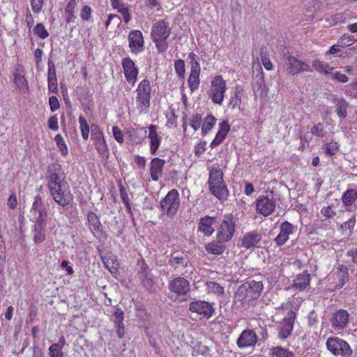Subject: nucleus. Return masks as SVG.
Segmentation results:
<instances>
[{
    "mask_svg": "<svg viewBox=\"0 0 357 357\" xmlns=\"http://www.w3.org/2000/svg\"><path fill=\"white\" fill-rule=\"evenodd\" d=\"M264 289L262 281L248 278L237 289L235 293L236 302L240 303L241 307L248 309L255 306Z\"/></svg>",
    "mask_w": 357,
    "mask_h": 357,
    "instance_id": "1",
    "label": "nucleus"
},
{
    "mask_svg": "<svg viewBox=\"0 0 357 357\" xmlns=\"http://www.w3.org/2000/svg\"><path fill=\"white\" fill-rule=\"evenodd\" d=\"M172 32L169 23L160 20L155 22L151 28V38L155 43L156 50L159 53H164L168 48L167 39Z\"/></svg>",
    "mask_w": 357,
    "mask_h": 357,
    "instance_id": "2",
    "label": "nucleus"
},
{
    "mask_svg": "<svg viewBox=\"0 0 357 357\" xmlns=\"http://www.w3.org/2000/svg\"><path fill=\"white\" fill-rule=\"evenodd\" d=\"M136 106L140 113L146 112L151 105V82L145 78L139 82L136 89Z\"/></svg>",
    "mask_w": 357,
    "mask_h": 357,
    "instance_id": "3",
    "label": "nucleus"
},
{
    "mask_svg": "<svg viewBox=\"0 0 357 357\" xmlns=\"http://www.w3.org/2000/svg\"><path fill=\"white\" fill-rule=\"evenodd\" d=\"M47 188L54 202L61 206H67L73 200V195L66 181L47 186Z\"/></svg>",
    "mask_w": 357,
    "mask_h": 357,
    "instance_id": "4",
    "label": "nucleus"
},
{
    "mask_svg": "<svg viewBox=\"0 0 357 357\" xmlns=\"http://www.w3.org/2000/svg\"><path fill=\"white\" fill-rule=\"evenodd\" d=\"M227 91V83L222 75H215L211 82L208 95L212 102L221 105Z\"/></svg>",
    "mask_w": 357,
    "mask_h": 357,
    "instance_id": "5",
    "label": "nucleus"
},
{
    "mask_svg": "<svg viewBox=\"0 0 357 357\" xmlns=\"http://www.w3.org/2000/svg\"><path fill=\"white\" fill-rule=\"evenodd\" d=\"M326 345L327 349L335 356L351 357L353 354L348 342L338 337L328 338Z\"/></svg>",
    "mask_w": 357,
    "mask_h": 357,
    "instance_id": "6",
    "label": "nucleus"
},
{
    "mask_svg": "<svg viewBox=\"0 0 357 357\" xmlns=\"http://www.w3.org/2000/svg\"><path fill=\"white\" fill-rule=\"evenodd\" d=\"M179 193L177 190L172 189L160 201L162 211L167 216L172 218L177 213L180 207Z\"/></svg>",
    "mask_w": 357,
    "mask_h": 357,
    "instance_id": "7",
    "label": "nucleus"
},
{
    "mask_svg": "<svg viewBox=\"0 0 357 357\" xmlns=\"http://www.w3.org/2000/svg\"><path fill=\"white\" fill-rule=\"evenodd\" d=\"M236 226L234 215L232 213L225 215L218 230L217 239H220L225 243L229 241L234 236Z\"/></svg>",
    "mask_w": 357,
    "mask_h": 357,
    "instance_id": "8",
    "label": "nucleus"
},
{
    "mask_svg": "<svg viewBox=\"0 0 357 357\" xmlns=\"http://www.w3.org/2000/svg\"><path fill=\"white\" fill-rule=\"evenodd\" d=\"M190 289L189 281L181 277L173 279L169 284V291L176 295V298L179 301L187 300L186 296L190 291Z\"/></svg>",
    "mask_w": 357,
    "mask_h": 357,
    "instance_id": "9",
    "label": "nucleus"
},
{
    "mask_svg": "<svg viewBox=\"0 0 357 357\" xmlns=\"http://www.w3.org/2000/svg\"><path fill=\"white\" fill-rule=\"evenodd\" d=\"M284 66L288 74L295 75L303 72H312L310 66L296 57L288 55L284 58Z\"/></svg>",
    "mask_w": 357,
    "mask_h": 357,
    "instance_id": "10",
    "label": "nucleus"
},
{
    "mask_svg": "<svg viewBox=\"0 0 357 357\" xmlns=\"http://www.w3.org/2000/svg\"><path fill=\"white\" fill-rule=\"evenodd\" d=\"M188 310L192 313H196L201 319H208L214 313L212 305L205 301H195L189 304Z\"/></svg>",
    "mask_w": 357,
    "mask_h": 357,
    "instance_id": "11",
    "label": "nucleus"
},
{
    "mask_svg": "<svg viewBox=\"0 0 357 357\" xmlns=\"http://www.w3.org/2000/svg\"><path fill=\"white\" fill-rule=\"evenodd\" d=\"M350 314L347 310L340 309L333 312L331 324L335 331H342L346 329L349 323Z\"/></svg>",
    "mask_w": 357,
    "mask_h": 357,
    "instance_id": "12",
    "label": "nucleus"
},
{
    "mask_svg": "<svg viewBox=\"0 0 357 357\" xmlns=\"http://www.w3.org/2000/svg\"><path fill=\"white\" fill-rule=\"evenodd\" d=\"M121 65L126 82L134 86L139 75V69L135 63L130 57H124L121 60Z\"/></svg>",
    "mask_w": 357,
    "mask_h": 357,
    "instance_id": "13",
    "label": "nucleus"
},
{
    "mask_svg": "<svg viewBox=\"0 0 357 357\" xmlns=\"http://www.w3.org/2000/svg\"><path fill=\"white\" fill-rule=\"evenodd\" d=\"M275 205V201L273 197L260 195L255 201L256 212L267 217L273 213Z\"/></svg>",
    "mask_w": 357,
    "mask_h": 357,
    "instance_id": "14",
    "label": "nucleus"
},
{
    "mask_svg": "<svg viewBox=\"0 0 357 357\" xmlns=\"http://www.w3.org/2000/svg\"><path fill=\"white\" fill-rule=\"evenodd\" d=\"M47 186L65 182L64 173L60 164L53 162L47 169Z\"/></svg>",
    "mask_w": 357,
    "mask_h": 357,
    "instance_id": "15",
    "label": "nucleus"
},
{
    "mask_svg": "<svg viewBox=\"0 0 357 357\" xmlns=\"http://www.w3.org/2000/svg\"><path fill=\"white\" fill-rule=\"evenodd\" d=\"M31 212L37 214L34 223L47 225L48 213L47 208L43 206V202L40 195L34 197Z\"/></svg>",
    "mask_w": 357,
    "mask_h": 357,
    "instance_id": "16",
    "label": "nucleus"
},
{
    "mask_svg": "<svg viewBox=\"0 0 357 357\" xmlns=\"http://www.w3.org/2000/svg\"><path fill=\"white\" fill-rule=\"evenodd\" d=\"M128 46L132 53L137 54L144 50V40L139 30H132L128 35Z\"/></svg>",
    "mask_w": 357,
    "mask_h": 357,
    "instance_id": "17",
    "label": "nucleus"
},
{
    "mask_svg": "<svg viewBox=\"0 0 357 357\" xmlns=\"http://www.w3.org/2000/svg\"><path fill=\"white\" fill-rule=\"evenodd\" d=\"M258 342V337L252 330L246 329L241 332L236 340V344L240 349L253 347Z\"/></svg>",
    "mask_w": 357,
    "mask_h": 357,
    "instance_id": "18",
    "label": "nucleus"
},
{
    "mask_svg": "<svg viewBox=\"0 0 357 357\" xmlns=\"http://www.w3.org/2000/svg\"><path fill=\"white\" fill-rule=\"evenodd\" d=\"M296 226L288 221L282 222L280 227V232L274 240L277 245H284L289 240L290 235L296 232Z\"/></svg>",
    "mask_w": 357,
    "mask_h": 357,
    "instance_id": "19",
    "label": "nucleus"
},
{
    "mask_svg": "<svg viewBox=\"0 0 357 357\" xmlns=\"http://www.w3.org/2000/svg\"><path fill=\"white\" fill-rule=\"evenodd\" d=\"M169 265L175 270L182 271L190 266L188 256L183 252H173L169 260Z\"/></svg>",
    "mask_w": 357,
    "mask_h": 357,
    "instance_id": "20",
    "label": "nucleus"
},
{
    "mask_svg": "<svg viewBox=\"0 0 357 357\" xmlns=\"http://www.w3.org/2000/svg\"><path fill=\"white\" fill-rule=\"evenodd\" d=\"M148 138L150 140V153L152 155H155L157 151L158 150L162 142V137L158 134V128L156 125L152 124L149 127Z\"/></svg>",
    "mask_w": 357,
    "mask_h": 357,
    "instance_id": "21",
    "label": "nucleus"
},
{
    "mask_svg": "<svg viewBox=\"0 0 357 357\" xmlns=\"http://www.w3.org/2000/svg\"><path fill=\"white\" fill-rule=\"evenodd\" d=\"M261 240L260 232L254 230L245 233L241 238V247L245 249H250L255 247Z\"/></svg>",
    "mask_w": 357,
    "mask_h": 357,
    "instance_id": "22",
    "label": "nucleus"
},
{
    "mask_svg": "<svg viewBox=\"0 0 357 357\" xmlns=\"http://www.w3.org/2000/svg\"><path fill=\"white\" fill-rule=\"evenodd\" d=\"M165 161L159 158H153L150 162V176L152 181H158L162 175Z\"/></svg>",
    "mask_w": 357,
    "mask_h": 357,
    "instance_id": "23",
    "label": "nucleus"
},
{
    "mask_svg": "<svg viewBox=\"0 0 357 357\" xmlns=\"http://www.w3.org/2000/svg\"><path fill=\"white\" fill-rule=\"evenodd\" d=\"M230 130V125L227 121H222L219 123V128L215 138L211 142L210 146L213 149L220 145L226 138Z\"/></svg>",
    "mask_w": 357,
    "mask_h": 357,
    "instance_id": "24",
    "label": "nucleus"
},
{
    "mask_svg": "<svg viewBox=\"0 0 357 357\" xmlns=\"http://www.w3.org/2000/svg\"><path fill=\"white\" fill-rule=\"evenodd\" d=\"M211 193L219 199H225L228 195V189L222 181L208 183Z\"/></svg>",
    "mask_w": 357,
    "mask_h": 357,
    "instance_id": "25",
    "label": "nucleus"
},
{
    "mask_svg": "<svg viewBox=\"0 0 357 357\" xmlns=\"http://www.w3.org/2000/svg\"><path fill=\"white\" fill-rule=\"evenodd\" d=\"M86 225L90 231L94 235L100 234L102 231V224L99 216L94 212L89 211L86 215Z\"/></svg>",
    "mask_w": 357,
    "mask_h": 357,
    "instance_id": "26",
    "label": "nucleus"
},
{
    "mask_svg": "<svg viewBox=\"0 0 357 357\" xmlns=\"http://www.w3.org/2000/svg\"><path fill=\"white\" fill-rule=\"evenodd\" d=\"M215 222V217L206 215L199 219L198 223V231L206 236H210L214 232L213 225Z\"/></svg>",
    "mask_w": 357,
    "mask_h": 357,
    "instance_id": "27",
    "label": "nucleus"
},
{
    "mask_svg": "<svg viewBox=\"0 0 357 357\" xmlns=\"http://www.w3.org/2000/svg\"><path fill=\"white\" fill-rule=\"evenodd\" d=\"M295 319L294 314L291 313V317H287L282 319V327L278 333L280 339L285 340L291 335Z\"/></svg>",
    "mask_w": 357,
    "mask_h": 357,
    "instance_id": "28",
    "label": "nucleus"
},
{
    "mask_svg": "<svg viewBox=\"0 0 357 357\" xmlns=\"http://www.w3.org/2000/svg\"><path fill=\"white\" fill-rule=\"evenodd\" d=\"M310 282V274L307 271H304L303 273L296 275L293 281L292 287L298 289L299 291L304 290L309 286Z\"/></svg>",
    "mask_w": 357,
    "mask_h": 357,
    "instance_id": "29",
    "label": "nucleus"
},
{
    "mask_svg": "<svg viewBox=\"0 0 357 357\" xmlns=\"http://www.w3.org/2000/svg\"><path fill=\"white\" fill-rule=\"evenodd\" d=\"M243 94V89L241 85H236L234 87L233 93L231 95L229 107L232 109H240L242 102V96Z\"/></svg>",
    "mask_w": 357,
    "mask_h": 357,
    "instance_id": "30",
    "label": "nucleus"
},
{
    "mask_svg": "<svg viewBox=\"0 0 357 357\" xmlns=\"http://www.w3.org/2000/svg\"><path fill=\"white\" fill-rule=\"evenodd\" d=\"M225 243V242H223V241L220 239H217V241H212L205 245L206 251L209 255H222L226 248Z\"/></svg>",
    "mask_w": 357,
    "mask_h": 357,
    "instance_id": "31",
    "label": "nucleus"
},
{
    "mask_svg": "<svg viewBox=\"0 0 357 357\" xmlns=\"http://www.w3.org/2000/svg\"><path fill=\"white\" fill-rule=\"evenodd\" d=\"M46 225L40 223H34L32 227L33 241L39 244L45 241L46 238Z\"/></svg>",
    "mask_w": 357,
    "mask_h": 357,
    "instance_id": "32",
    "label": "nucleus"
},
{
    "mask_svg": "<svg viewBox=\"0 0 357 357\" xmlns=\"http://www.w3.org/2000/svg\"><path fill=\"white\" fill-rule=\"evenodd\" d=\"M342 202L345 207H349L357 202V189L348 188L342 195Z\"/></svg>",
    "mask_w": 357,
    "mask_h": 357,
    "instance_id": "33",
    "label": "nucleus"
},
{
    "mask_svg": "<svg viewBox=\"0 0 357 357\" xmlns=\"http://www.w3.org/2000/svg\"><path fill=\"white\" fill-rule=\"evenodd\" d=\"M200 73L201 69H190L188 84L191 92H194L199 89L200 84Z\"/></svg>",
    "mask_w": 357,
    "mask_h": 357,
    "instance_id": "34",
    "label": "nucleus"
},
{
    "mask_svg": "<svg viewBox=\"0 0 357 357\" xmlns=\"http://www.w3.org/2000/svg\"><path fill=\"white\" fill-rule=\"evenodd\" d=\"M77 0H69L65 8L66 13V23L71 24L75 23L76 16L75 15V9L77 7Z\"/></svg>",
    "mask_w": 357,
    "mask_h": 357,
    "instance_id": "35",
    "label": "nucleus"
},
{
    "mask_svg": "<svg viewBox=\"0 0 357 357\" xmlns=\"http://www.w3.org/2000/svg\"><path fill=\"white\" fill-rule=\"evenodd\" d=\"M119 189L120 197H121V201L125 204V206H126L129 215L130 216H132L133 213L132 211L131 203L130 201L129 195H128L127 189L126 188V187L123 185V184L122 183V182L121 181L119 182Z\"/></svg>",
    "mask_w": 357,
    "mask_h": 357,
    "instance_id": "36",
    "label": "nucleus"
},
{
    "mask_svg": "<svg viewBox=\"0 0 357 357\" xmlns=\"http://www.w3.org/2000/svg\"><path fill=\"white\" fill-rule=\"evenodd\" d=\"M294 300L293 298H289L287 302L282 303L280 306L275 307L277 314H282V312L286 310L288 312V316L291 317V314H294V317L296 316V309L294 306Z\"/></svg>",
    "mask_w": 357,
    "mask_h": 357,
    "instance_id": "37",
    "label": "nucleus"
},
{
    "mask_svg": "<svg viewBox=\"0 0 357 357\" xmlns=\"http://www.w3.org/2000/svg\"><path fill=\"white\" fill-rule=\"evenodd\" d=\"M217 121L216 118L211 114H208L204 118L202 125V133L206 135L214 127Z\"/></svg>",
    "mask_w": 357,
    "mask_h": 357,
    "instance_id": "38",
    "label": "nucleus"
},
{
    "mask_svg": "<svg viewBox=\"0 0 357 357\" xmlns=\"http://www.w3.org/2000/svg\"><path fill=\"white\" fill-rule=\"evenodd\" d=\"M13 82L21 92H26L29 90L28 82L24 75L14 73Z\"/></svg>",
    "mask_w": 357,
    "mask_h": 357,
    "instance_id": "39",
    "label": "nucleus"
},
{
    "mask_svg": "<svg viewBox=\"0 0 357 357\" xmlns=\"http://www.w3.org/2000/svg\"><path fill=\"white\" fill-rule=\"evenodd\" d=\"M336 103V112L340 118L345 119L347 115L348 102L344 99H337L335 100Z\"/></svg>",
    "mask_w": 357,
    "mask_h": 357,
    "instance_id": "40",
    "label": "nucleus"
},
{
    "mask_svg": "<svg viewBox=\"0 0 357 357\" xmlns=\"http://www.w3.org/2000/svg\"><path fill=\"white\" fill-rule=\"evenodd\" d=\"M271 355L273 357H295V354L282 347L278 346L271 349Z\"/></svg>",
    "mask_w": 357,
    "mask_h": 357,
    "instance_id": "41",
    "label": "nucleus"
},
{
    "mask_svg": "<svg viewBox=\"0 0 357 357\" xmlns=\"http://www.w3.org/2000/svg\"><path fill=\"white\" fill-rule=\"evenodd\" d=\"M206 291L208 294H214L218 296L223 295L225 293L224 287L219 283L213 281L206 282Z\"/></svg>",
    "mask_w": 357,
    "mask_h": 357,
    "instance_id": "42",
    "label": "nucleus"
},
{
    "mask_svg": "<svg viewBox=\"0 0 357 357\" xmlns=\"http://www.w3.org/2000/svg\"><path fill=\"white\" fill-rule=\"evenodd\" d=\"M312 68L320 73H324L326 75L331 74V72L334 69L330 67L328 64L324 63L322 61L317 59L312 62Z\"/></svg>",
    "mask_w": 357,
    "mask_h": 357,
    "instance_id": "43",
    "label": "nucleus"
},
{
    "mask_svg": "<svg viewBox=\"0 0 357 357\" xmlns=\"http://www.w3.org/2000/svg\"><path fill=\"white\" fill-rule=\"evenodd\" d=\"M78 121L79 123V129L83 139L88 140L89 137L91 127L89 126L86 119L83 116H79Z\"/></svg>",
    "mask_w": 357,
    "mask_h": 357,
    "instance_id": "44",
    "label": "nucleus"
},
{
    "mask_svg": "<svg viewBox=\"0 0 357 357\" xmlns=\"http://www.w3.org/2000/svg\"><path fill=\"white\" fill-rule=\"evenodd\" d=\"M223 172L218 167H213L209 171V178L208 183L222 181Z\"/></svg>",
    "mask_w": 357,
    "mask_h": 357,
    "instance_id": "45",
    "label": "nucleus"
},
{
    "mask_svg": "<svg viewBox=\"0 0 357 357\" xmlns=\"http://www.w3.org/2000/svg\"><path fill=\"white\" fill-rule=\"evenodd\" d=\"M260 58L264 68L266 70H273V64L269 59V54L266 47H261L259 52Z\"/></svg>",
    "mask_w": 357,
    "mask_h": 357,
    "instance_id": "46",
    "label": "nucleus"
},
{
    "mask_svg": "<svg viewBox=\"0 0 357 357\" xmlns=\"http://www.w3.org/2000/svg\"><path fill=\"white\" fill-rule=\"evenodd\" d=\"M102 260L105 266L111 273H115L118 271L119 263L116 257H105Z\"/></svg>",
    "mask_w": 357,
    "mask_h": 357,
    "instance_id": "47",
    "label": "nucleus"
},
{
    "mask_svg": "<svg viewBox=\"0 0 357 357\" xmlns=\"http://www.w3.org/2000/svg\"><path fill=\"white\" fill-rule=\"evenodd\" d=\"M54 141L61 155L66 157L68 155V149L62 135L61 134L56 135Z\"/></svg>",
    "mask_w": 357,
    "mask_h": 357,
    "instance_id": "48",
    "label": "nucleus"
},
{
    "mask_svg": "<svg viewBox=\"0 0 357 357\" xmlns=\"http://www.w3.org/2000/svg\"><path fill=\"white\" fill-rule=\"evenodd\" d=\"M93 144L100 155L106 156L108 155V146L105 138L94 141Z\"/></svg>",
    "mask_w": 357,
    "mask_h": 357,
    "instance_id": "49",
    "label": "nucleus"
},
{
    "mask_svg": "<svg viewBox=\"0 0 357 357\" xmlns=\"http://www.w3.org/2000/svg\"><path fill=\"white\" fill-rule=\"evenodd\" d=\"M33 32L40 39H45L49 36V32L43 23H37L33 27Z\"/></svg>",
    "mask_w": 357,
    "mask_h": 357,
    "instance_id": "50",
    "label": "nucleus"
},
{
    "mask_svg": "<svg viewBox=\"0 0 357 357\" xmlns=\"http://www.w3.org/2000/svg\"><path fill=\"white\" fill-rule=\"evenodd\" d=\"M202 118L200 114L196 113L191 116L189 119V126L193 129L194 131H197L202 128Z\"/></svg>",
    "mask_w": 357,
    "mask_h": 357,
    "instance_id": "51",
    "label": "nucleus"
},
{
    "mask_svg": "<svg viewBox=\"0 0 357 357\" xmlns=\"http://www.w3.org/2000/svg\"><path fill=\"white\" fill-rule=\"evenodd\" d=\"M356 38L353 36H350L348 34L342 35L337 40L338 45H340V47H346L353 45L356 42Z\"/></svg>",
    "mask_w": 357,
    "mask_h": 357,
    "instance_id": "52",
    "label": "nucleus"
},
{
    "mask_svg": "<svg viewBox=\"0 0 357 357\" xmlns=\"http://www.w3.org/2000/svg\"><path fill=\"white\" fill-rule=\"evenodd\" d=\"M174 69L178 77L184 78L185 73V65L183 59H177L174 61Z\"/></svg>",
    "mask_w": 357,
    "mask_h": 357,
    "instance_id": "53",
    "label": "nucleus"
},
{
    "mask_svg": "<svg viewBox=\"0 0 357 357\" xmlns=\"http://www.w3.org/2000/svg\"><path fill=\"white\" fill-rule=\"evenodd\" d=\"M91 138L94 141L105 138L103 132L101 130L100 127L95 123L91 126Z\"/></svg>",
    "mask_w": 357,
    "mask_h": 357,
    "instance_id": "54",
    "label": "nucleus"
},
{
    "mask_svg": "<svg viewBox=\"0 0 357 357\" xmlns=\"http://www.w3.org/2000/svg\"><path fill=\"white\" fill-rule=\"evenodd\" d=\"M326 154L328 155H334L338 151L339 145L335 142H331L324 144Z\"/></svg>",
    "mask_w": 357,
    "mask_h": 357,
    "instance_id": "55",
    "label": "nucleus"
},
{
    "mask_svg": "<svg viewBox=\"0 0 357 357\" xmlns=\"http://www.w3.org/2000/svg\"><path fill=\"white\" fill-rule=\"evenodd\" d=\"M117 12L121 15L125 23L127 24L131 20L132 16L129 5H124Z\"/></svg>",
    "mask_w": 357,
    "mask_h": 357,
    "instance_id": "56",
    "label": "nucleus"
},
{
    "mask_svg": "<svg viewBox=\"0 0 357 357\" xmlns=\"http://www.w3.org/2000/svg\"><path fill=\"white\" fill-rule=\"evenodd\" d=\"M140 279L145 287L151 288L154 284L153 275L151 272L141 275Z\"/></svg>",
    "mask_w": 357,
    "mask_h": 357,
    "instance_id": "57",
    "label": "nucleus"
},
{
    "mask_svg": "<svg viewBox=\"0 0 357 357\" xmlns=\"http://www.w3.org/2000/svg\"><path fill=\"white\" fill-rule=\"evenodd\" d=\"M338 282L335 285L337 289L342 288L349 281V273L347 270L338 274Z\"/></svg>",
    "mask_w": 357,
    "mask_h": 357,
    "instance_id": "58",
    "label": "nucleus"
},
{
    "mask_svg": "<svg viewBox=\"0 0 357 357\" xmlns=\"http://www.w3.org/2000/svg\"><path fill=\"white\" fill-rule=\"evenodd\" d=\"M311 133L312 135L317 137H324L326 135L324 125L321 123H318L315 124L311 128Z\"/></svg>",
    "mask_w": 357,
    "mask_h": 357,
    "instance_id": "59",
    "label": "nucleus"
},
{
    "mask_svg": "<svg viewBox=\"0 0 357 357\" xmlns=\"http://www.w3.org/2000/svg\"><path fill=\"white\" fill-rule=\"evenodd\" d=\"M112 134L118 143L123 144L124 142V135L119 126H114L112 127Z\"/></svg>",
    "mask_w": 357,
    "mask_h": 357,
    "instance_id": "60",
    "label": "nucleus"
},
{
    "mask_svg": "<svg viewBox=\"0 0 357 357\" xmlns=\"http://www.w3.org/2000/svg\"><path fill=\"white\" fill-rule=\"evenodd\" d=\"M92 14V9L88 5H84L80 12V17L81 19L84 21L87 22L90 20Z\"/></svg>",
    "mask_w": 357,
    "mask_h": 357,
    "instance_id": "61",
    "label": "nucleus"
},
{
    "mask_svg": "<svg viewBox=\"0 0 357 357\" xmlns=\"http://www.w3.org/2000/svg\"><path fill=\"white\" fill-rule=\"evenodd\" d=\"M47 125L48 128L53 131H57L59 130V127L58 123V117L56 115H52L49 117Z\"/></svg>",
    "mask_w": 357,
    "mask_h": 357,
    "instance_id": "62",
    "label": "nucleus"
},
{
    "mask_svg": "<svg viewBox=\"0 0 357 357\" xmlns=\"http://www.w3.org/2000/svg\"><path fill=\"white\" fill-rule=\"evenodd\" d=\"M113 316L114 324H123L124 312L121 308H117L114 312Z\"/></svg>",
    "mask_w": 357,
    "mask_h": 357,
    "instance_id": "63",
    "label": "nucleus"
},
{
    "mask_svg": "<svg viewBox=\"0 0 357 357\" xmlns=\"http://www.w3.org/2000/svg\"><path fill=\"white\" fill-rule=\"evenodd\" d=\"M63 349H59L57 346L52 344L49 348V354L50 357H63Z\"/></svg>",
    "mask_w": 357,
    "mask_h": 357,
    "instance_id": "64",
    "label": "nucleus"
}]
</instances>
